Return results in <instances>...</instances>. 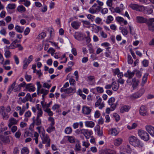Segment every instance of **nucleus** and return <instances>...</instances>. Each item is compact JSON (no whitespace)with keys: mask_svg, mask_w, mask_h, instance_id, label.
Segmentation results:
<instances>
[{"mask_svg":"<svg viewBox=\"0 0 154 154\" xmlns=\"http://www.w3.org/2000/svg\"><path fill=\"white\" fill-rule=\"evenodd\" d=\"M128 140L130 143L134 146L141 148L144 146L143 144L141 143L140 140L134 136H132L129 137Z\"/></svg>","mask_w":154,"mask_h":154,"instance_id":"obj_1","label":"nucleus"},{"mask_svg":"<svg viewBox=\"0 0 154 154\" xmlns=\"http://www.w3.org/2000/svg\"><path fill=\"white\" fill-rule=\"evenodd\" d=\"M40 135L42 140V143L44 144L47 143L45 146L47 147L49 146L50 145L51 140L48 135L45 134V130H43L41 131Z\"/></svg>","mask_w":154,"mask_h":154,"instance_id":"obj_2","label":"nucleus"},{"mask_svg":"<svg viewBox=\"0 0 154 154\" xmlns=\"http://www.w3.org/2000/svg\"><path fill=\"white\" fill-rule=\"evenodd\" d=\"M138 134L141 138L145 141H147L149 139L148 134L145 131L143 130L138 131Z\"/></svg>","mask_w":154,"mask_h":154,"instance_id":"obj_3","label":"nucleus"},{"mask_svg":"<svg viewBox=\"0 0 154 154\" xmlns=\"http://www.w3.org/2000/svg\"><path fill=\"white\" fill-rule=\"evenodd\" d=\"M33 56L32 55H30L28 57V58H25L23 61V69H26L28 67V65L33 60Z\"/></svg>","mask_w":154,"mask_h":154,"instance_id":"obj_4","label":"nucleus"},{"mask_svg":"<svg viewBox=\"0 0 154 154\" xmlns=\"http://www.w3.org/2000/svg\"><path fill=\"white\" fill-rule=\"evenodd\" d=\"M129 6L132 9L137 11H142L144 10L143 6L136 4H131L129 5Z\"/></svg>","mask_w":154,"mask_h":154,"instance_id":"obj_5","label":"nucleus"},{"mask_svg":"<svg viewBox=\"0 0 154 154\" xmlns=\"http://www.w3.org/2000/svg\"><path fill=\"white\" fill-rule=\"evenodd\" d=\"M82 134L87 139H89L91 137V135L93 134L92 131L91 130H89L87 129H82Z\"/></svg>","mask_w":154,"mask_h":154,"instance_id":"obj_6","label":"nucleus"},{"mask_svg":"<svg viewBox=\"0 0 154 154\" xmlns=\"http://www.w3.org/2000/svg\"><path fill=\"white\" fill-rule=\"evenodd\" d=\"M147 25L149 30L154 32V18H150L149 19Z\"/></svg>","mask_w":154,"mask_h":154,"instance_id":"obj_7","label":"nucleus"},{"mask_svg":"<svg viewBox=\"0 0 154 154\" xmlns=\"http://www.w3.org/2000/svg\"><path fill=\"white\" fill-rule=\"evenodd\" d=\"M140 114L143 116H146L148 115V113L146 107L143 105L142 106L139 110Z\"/></svg>","mask_w":154,"mask_h":154,"instance_id":"obj_8","label":"nucleus"},{"mask_svg":"<svg viewBox=\"0 0 154 154\" xmlns=\"http://www.w3.org/2000/svg\"><path fill=\"white\" fill-rule=\"evenodd\" d=\"M102 8L100 6H97L95 9L93 8H90L88 10L89 12L92 14H98L101 10Z\"/></svg>","mask_w":154,"mask_h":154,"instance_id":"obj_9","label":"nucleus"},{"mask_svg":"<svg viewBox=\"0 0 154 154\" xmlns=\"http://www.w3.org/2000/svg\"><path fill=\"white\" fill-rule=\"evenodd\" d=\"M136 20L138 23H146L147 24V23L149 21V20H147L146 18L140 16H137L136 17Z\"/></svg>","mask_w":154,"mask_h":154,"instance_id":"obj_10","label":"nucleus"},{"mask_svg":"<svg viewBox=\"0 0 154 154\" xmlns=\"http://www.w3.org/2000/svg\"><path fill=\"white\" fill-rule=\"evenodd\" d=\"M145 128L150 135L154 137V127L151 125H146L145 126Z\"/></svg>","mask_w":154,"mask_h":154,"instance_id":"obj_11","label":"nucleus"},{"mask_svg":"<svg viewBox=\"0 0 154 154\" xmlns=\"http://www.w3.org/2000/svg\"><path fill=\"white\" fill-rule=\"evenodd\" d=\"M92 109V108L91 107H89L86 106H83L82 108V113L86 115L89 114Z\"/></svg>","mask_w":154,"mask_h":154,"instance_id":"obj_12","label":"nucleus"},{"mask_svg":"<svg viewBox=\"0 0 154 154\" xmlns=\"http://www.w3.org/2000/svg\"><path fill=\"white\" fill-rule=\"evenodd\" d=\"M144 91V89H142L140 90L139 92L133 94L131 98L133 99H135L140 97L143 94Z\"/></svg>","mask_w":154,"mask_h":154,"instance_id":"obj_13","label":"nucleus"},{"mask_svg":"<svg viewBox=\"0 0 154 154\" xmlns=\"http://www.w3.org/2000/svg\"><path fill=\"white\" fill-rule=\"evenodd\" d=\"M41 104L42 106L43 110L49 109V107L52 103V101L49 102L48 103H47L45 101L42 100L41 102Z\"/></svg>","mask_w":154,"mask_h":154,"instance_id":"obj_14","label":"nucleus"},{"mask_svg":"<svg viewBox=\"0 0 154 154\" xmlns=\"http://www.w3.org/2000/svg\"><path fill=\"white\" fill-rule=\"evenodd\" d=\"M99 154H116L115 152L112 150L108 149L105 151L101 149L99 151Z\"/></svg>","mask_w":154,"mask_h":154,"instance_id":"obj_15","label":"nucleus"},{"mask_svg":"<svg viewBox=\"0 0 154 154\" xmlns=\"http://www.w3.org/2000/svg\"><path fill=\"white\" fill-rule=\"evenodd\" d=\"M135 72V70H134L132 72L130 71L129 70H128L127 73H125L124 75L126 77H128L129 79H131L134 75Z\"/></svg>","mask_w":154,"mask_h":154,"instance_id":"obj_16","label":"nucleus"},{"mask_svg":"<svg viewBox=\"0 0 154 154\" xmlns=\"http://www.w3.org/2000/svg\"><path fill=\"white\" fill-rule=\"evenodd\" d=\"M32 120L33 121L32 123L34 125L38 126L42 124L41 120L40 118L36 117V118L35 119V117H34L32 119Z\"/></svg>","mask_w":154,"mask_h":154,"instance_id":"obj_17","label":"nucleus"},{"mask_svg":"<svg viewBox=\"0 0 154 154\" xmlns=\"http://www.w3.org/2000/svg\"><path fill=\"white\" fill-rule=\"evenodd\" d=\"M131 107L130 106L128 105H124L121 107L120 110V112L121 113H123L125 112H128Z\"/></svg>","mask_w":154,"mask_h":154,"instance_id":"obj_18","label":"nucleus"},{"mask_svg":"<svg viewBox=\"0 0 154 154\" xmlns=\"http://www.w3.org/2000/svg\"><path fill=\"white\" fill-rule=\"evenodd\" d=\"M81 25V23L77 21H73L71 23V25L72 27L74 29H77Z\"/></svg>","mask_w":154,"mask_h":154,"instance_id":"obj_19","label":"nucleus"},{"mask_svg":"<svg viewBox=\"0 0 154 154\" xmlns=\"http://www.w3.org/2000/svg\"><path fill=\"white\" fill-rule=\"evenodd\" d=\"M18 121V120H16L14 118H11L9 119V123L8 124V126L10 128L13 125L16 124Z\"/></svg>","mask_w":154,"mask_h":154,"instance_id":"obj_20","label":"nucleus"},{"mask_svg":"<svg viewBox=\"0 0 154 154\" xmlns=\"http://www.w3.org/2000/svg\"><path fill=\"white\" fill-rule=\"evenodd\" d=\"M95 131L97 133V135L100 136L103 135V132L102 129H100V126L97 125L94 128Z\"/></svg>","mask_w":154,"mask_h":154,"instance_id":"obj_21","label":"nucleus"},{"mask_svg":"<svg viewBox=\"0 0 154 154\" xmlns=\"http://www.w3.org/2000/svg\"><path fill=\"white\" fill-rule=\"evenodd\" d=\"M122 141L123 140L122 138H118L114 140V144L115 146H118L122 143Z\"/></svg>","mask_w":154,"mask_h":154,"instance_id":"obj_22","label":"nucleus"},{"mask_svg":"<svg viewBox=\"0 0 154 154\" xmlns=\"http://www.w3.org/2000/svg\"><path fill=\"white\" fill-rule=\"evenodd\" d=\"M112 88L113 90L116 91L119 88V85L118 83H117L115 81L112 82Z\"/></svg>","mask_w":154,"mask_h":154,"instance_id":"obj_23","label":"nucleus"},{"mask_svg":"<svg viewBox=\"0 0 154 154\" xmlns=\"http://www.w3.org/2000/svg\"><path fill=\"white\" fill-rule=\"evenodd\" d=\"M85 123V126L88 127L92 128L94 127L95 125L94 122L91 121H86Z\"/></svg>","mask_w":154,"mask_h":154,"instance_id":"obj_24","label":"nucleus"},{"mask_svg":"<svg viewBox=\"0 0 154 154\" xmlns=\"http://www.w3.org/2000/svg\"><path fill=\"white\" fill-rule=\"evenodd\" d=\"M15 30L19 33H22L23 32L24 28L23 27H21L18 25H16L14 28Z\"/></svg>","mask_w":154,"mask_h":154,"instance_id":"obj_25","label":"nucleus"},{"mask_svg":"<svg viewBox=\"0 0 154 154\" xmlns=\"http://www.w3.org/2000/svg\"><path fill=\"white\" fill-rule=\"evenodd\" d=\"M148 75L149 74L148 73H145L143 75L141 83L142 86H143L144 84L146 82Z\"/></svg>","mask_w":154,"mask_h":154,"instance_id":"obj_26","label":"nucleus"},{"mask_svg":"<svg viewBox=\"0 0 154 154\" xmlns=\"http://www.w3.org/2000/svg\"><path fill=\"white\" fill-rule=\"evenodd\" d=\"M5 56L6 58H9L11 56V52L8 49L5 48Z\"/></svg>","mask_w":154,"mask_h":154,"instance_id":"obj_27","label":"nucleus"},{"mask_svg":"<svg viewBox=\"0 0 154 154\" xmlns=\"http://www.w3.org/2000/svg\"><path fill=\"white\" fill-rule=\"evenodd\" d=\"M29 150L27 147H23L21 150V154H28Z\"/></svg>","mask_w":154,"mask_h":154,"instance_id":"obj_28","label":"nucleus"},{"mask_svg":"<svg viewBox=\"0 0 154 154\" xmlns=\"http://www.w3.org/2000/svg\"><path fill=\"white\" fill-rule=\"evenodd\" d=\"M20 2H24V5L26 7H28L30 6L31 3L28 0H20L19 1Z\"/></svg>","mask_w":154,"mask_h":154,"instance_id":"obj_29","label":"nucleus"},{"mask_svg":"<svg viewBox=\"0 0 154 154\" xmlns=\"http://www.w3.org/2000/svg\"><path fill=\"white\" fill-rule=\"evenodd\" d=\"M111 134L113 136H116L119 134V131L115 128H112L110 131Z\"/></svg>","mask_w":154,"mask_h":154,"instance_id":"obj_30","label":"nucleus"},{"mask_svg":"<svg viewBox=\"0 0 154 154\" xmlns=\"http://www.w3.org/2000/svg\"><path fill=\"white\" fill-rule=\"evenodd\" d=\"M17 10L20 12L23 13L26 11V8L23 5H21L17 7Z\"/></svg>","mask_w":154,"mask_h":154,"instance_id":"obj_31","label":"nucleus"},{"mask_svg":"<svg viewBox=\"0 0 154 154\" xmlns=\"http://www.w3.org/2000/svg\"><path fill=\"white\" fill-rule=\"evenodd\" d=\"M113 20V18L112 16H109L107 17L106 22L107 24H109L111 23Z\"/></svg>","mask_w":154,"mask_h":154,"instance_id":"obj_32","label":"nucleus"},{"mask_svg":"<svg viewBox=\"0 0 154 154\" xmlns=\"http://www.w3.org/2000/svg\"><path fill=\"white\" fill-rule=\"evenodd\" d=\"M76 89L75 88H73L71 87H69L68 88H67L66 93L67 94H69L71 93H74L75 92Z\"/></svg>","mask_w":154,"mask_h":154,"instance_id":"obj_33","label":"nucleus"},{"mask_svg":"<svg viewBox=\"0 0 154 154\" xmlns=\"http://www.w3.org/2000/svg\"><path fill=\"white\" fill-rule=\"evenodd\" d=\"M88 81L90 83V85H92L94 84L93 82V80L94 79V76L90 75L87 77Z\"/></svg>","mask_w":154,"mask_h":154,"instance_id":"obj_34","label":"nucleus"},{"mask_svg":"<svg viewBox=\"0 0 154 154\" xmlns=\"http://www.w3.org/2000/svg\"><path fill=\"white\" fill-rule=\"evenodd\" d=\"M68 140L71 143H73L75 142V139L72 136H67Z\"/></svg>","mask_w":154,"mask_h":154,"instance_id":"obj_35","label":"nucleus"},{"mask_svg":"<svg viewBox=\"0 0 154 154\" xmlns=\"http://www.w3.org/2000/svg\"><path fill=\"white\" fill-rule=\"evenodd\" d=\"M72 131L71 128L68 127L65 129L64 132L66 134H70L72 133Z\"/></svg>","mask_w":154,"mask_h":154,"instance_id":"obj_36","label":"nucleus"},{"mask_svg":"<svg viewBox=\"0 0 154 154\" xmlns=\"http://www.w3.org/2000/svg\"><path fill=\"white\" fill-rule=\"evenodd\" d=\"M39 136L38 134L36 132H35L34 134V137H35L34 139L35 141V143L37 144L38 143V137Z\"/></svg>","mask_w":154,"mask_h":154,"instance_id":"obj_37","label":"nucleus"},{"mask_svg":"<svg viewBox=\"0 0 154 154\" xmlns=\"http://www.w3.org/2000/svg\"><path fill=\"white\" fill-rule=\"evenodd\" d=\"M2 140L4 142L6 143H8L10 142V140L8 136L3 138Z\"/></svg>","mask_w":154,"mask_h":154,"instance_id":"obj_38","label":"nucleus"},{"mask_svg":"<svg viewBox=\"0 0 154 154\" xmlns=\"http://www.w3.org/2000/svg\"><path fill=\"white\" fill-rule=\"evenodd\" d=\"M4 119L7 120L9 117L8 114L5 112L1 114Z\"/></svg>","mask_w":154,"mask_h":154,"instance_id":"obj_39","label":"nucleus"},{"mask_svg":"<svg viewBox=\"0 0 154 154\" xmlns=\"http://www.w3.org/2000/svg\"><path fill=\"white\" fill-rule=\"evenodd\" d=\"M44 110L48 114L49 116H51L53 115V113L51 111L50 109H45Z\"/></svg>","mask_w":154,"mask_h":154,"instance_id":"obj_40","label":"nucleus"},{"mask_svg":"<svg viewBox=\"0 0 154 154\" xmlns=\"http://www.w3.org/2000/svg\"><path fill=\"white\" fill-rule=\"evenodd\" d=\"M55 130V128L54 126H51L49 127L47 129V131L48 133H51V132L54 131Z\"/></svg>","mask_w":154,"mask_h":154,"instance_id":"obj_41","label":"nucleus"},{"mask_svg":"<svg viewBox=\"0 0 154 154\" xmlns=\"http://www.w3.org/2000/svg\"><path fill=\"white\" fill-rule=\"evenodd\" d=\"M115 99L114 97H110L108 100V103L109 105H111L112 104L114 103Z\"/></svg>","mask_w":154,"mask_h":154,"instance_id":"obj_42","label":"nucleus"},{"mask_svg":"<svg viewBox=\"0 0 154 154\" xmlns=\"http://www.w3.org/2000/svg\"><path fill=\"white\" fill-rule=\"evenodd\" d=\"M30 102H32V98L31 96V94L29 93H28L26 95L25 97Z\"/></svg>","mask_w":154,"mask_h":154,"instance_id":"obj_43","label":"nucleus"},{"mask_svg":"<svg viewBox=\"0 0 154 154\" xmlns=\"http://www.w3.org/2000/svg\"><path fill=\"white\" fill-rule=\"evenodd\" d=\"M113 116L115 118V120L117 122L120 119V117L119 115L116 113H114L113 114Z\"/></svg>","mask_w":154,"mask_h":154,"instance_id":"obj_44","label":"nucleus"},{"mask_svg":"<svg viewBox=\"0 0 154 154\" xmlns=\"http://www.w3.org/2000/svg\"><path fill=\"white\" fill-rule=\"evenodd\" d=\"M87 17V18L90 19L92 22H93L94 20L95 16H94L91 14H88Z\"/></svg>","mask_w":154,"mask_h":154,"instance_id":"obj_45","label":"nucleus"},{"mask_svg":"<svg viewBox=\"0 0 154 154\" xmlns=\"http://www.w3.org/2000/svg\"><path fill=\"white\" fill-rule=\"evenodd\" d=\"M142 63L143 66L146 67L148 66L149 61L145 59L142 61Z\"/></svg>","mask_w":154,"mask_h":154,"instance_id":"obj_46","label":"nucleus"},{"mask_svg":"<svg viewBox=\"0 0 154 154\" xmlns=\"http://www.w3.org/2000/svg\"><path fill=\"white\" fill-rule=\"evenodd\" d=\"M88 47L89 48V51L90 53H92L94 50L92 48V46L91 44H90L87 45Z\"/></svg>","mask_w":154,"mask_h":154,"instance_id":"obj_47","label":"nucleus"},{"mask_svg":"<svg viewBox=\"0 0 154 154\" xmlns=\"http://www.w3.org/2000/svg\"><path fill=\"white\" fill-rule=\"evenodd\" d=\"M7 7L10 9H13L15 8L16 5L15 4H8Z\"/></svg>","mask_w":154,"mask_h":154,"instance_id":"obj_48","label":"nucleus"},{"mask_svg":"<svg viewBox=\"0 0 154 154\" xmlns=\"http://www.w3.org/2000/svg\"><path fill=\"white\" fill-rule=\"evenodd\" d=\"M126 152L128 153H131L132 151V149L130 147V146L128 145H127L126 147Z\"/></svg>","mask_w":154,"mask_h":154,"instance_id":"obj_49","label":"nucleus"},{"mask_svg":"<svg viewBox=\"0 0 154 154\" xmlns=\"http://www.w3.org/2000/svg\"><path fill=\"white\" fill-rule=\"evenodd\" d=\"M14 43H13V42L11 43V44L9 46H6L5 47V48H6L7 49H13L15 48H16V46H15L14 45Z\"/></svg>","mask_w":154,"mask_h":154,"instance_id":"obj_50","label":"nucleus"},{"mask_svg":"<svg viewBox=\"0 0 154 154\" xmlns=\"http://www.w3.org/2000/svg\"><path fill=\"white\" fill-rule=\"evenodd\" d=\"M95 21L96 24H99L102 21V19L100 17H98L96 18Z\"/></svg>","mask_w":154,"mask_h":154,"instance_id":"obj_51","label":"nucleus"},{"mask_svg":"<svg viewBox=\"0 0 154 154\" xmlns=\"http://www.w3.org/2000/svg\"><path fill=\"white\" fill-rule=\"evenodd\" d=\"M48 120L51 122V123L50 124V126H53L55 124V122H54V118L53 117H49L48 118Z\"/></svg>","mask_w":154,"mask_h":154,"instance_id":"obj_52","label":"nucleus"},{"mask_svg":"<svg viewBox=\"0 0 154 154\" xmlns=\"http://www.w3.org/2000/svg\"><path fill=\"white\" fill-rule=\"evenodd\" d=\"M128 63L130 64H132L133 63V61L131 56L128 55Z\"/></svg>","mask_w":154,"mask_h":154,"instance_id":"obj_53","label":"nucleus"},{"mask_svg":"<svg viewBox=\"0 0 154 154\" xmlns=\"http://www.w3.org/2000/svg\"><path fill=\"white\" fill-rule=\"evenodd\" d=\"M46 36V33L44 32H42L38 35V38L40 39H42L45 37Z\"/></svg>","mask_w":154,"mask_h":154,"instance_id":"obj_54","label":"nucleus"},{"mask_svg":"<svg viewBox=\"0 0 154 154\" xmlns=\"http://www.w3.org/2000/svg\"><path fill=\"white\" fill-rule=\"evenodd\" d=\"M25 78L26 81L29 82L31 81L32 79V76L31 75L26 74L25 76Z\"/></svg>","mask_w":154,"mask_h":154,"instance_id":"obj_55","label":"nucleus"},{"mask_svg":"<svg viewBox=\"0 0 154 154\" xmlns=\"http://www.w3.org/2000/svg\"><path fill=\"white\" fill-rule=\"evenodd\" d=\"M96 89L97 92L98 93H102L103 92V88L102 87H97L96 88Z\"/></svg>","mask_w":154,"mask_h":154,"instance_id":"obj_56","label":"nucleus"},{"mask_svg":"<svg viewBox=\"0 0 154 154\" xmlns=\"http://www.w3.org/2000/svg\"><path fill=\"white\" fill-rule=\"evenodd\" d=\"M135 73L136 76L138 78L140 77L142 75L141 72L139 70H135Z\"/></svg>","mask_w":154,"mask_h":154,"instance_id":"obj_57","label":"nucleus"},{"mask_svg":"<svg viewBox=\"0 0 154 154\" xmlns=\"http://www.w3.org/2000/svg\"><path fill=\"white\" fill-rule=\"evenodd\" d=\"M140 2L143 4H148L150 2V0H139Z\"/></svg>","mask_w":154,"mask_h":154,"instance_id":"obj_58","label":"nucleus"},{"mask_svg":"<svg viewBox=\"0 0 154 154\" xmlns=\"http://www.w3.org/2000/svg\"><path fill=\"white\" fill-rule=\"evenodd\" d=\"M102 100V99L101 98H99L95 103V106L96 107L99 106L100 105Z\"/></svg>","mask_w":154,"mask_h":154,"instance_id":"obj_59","label":"nucleus"},{"mask_svg":"<svg viewBox=\"0 0 154 154\" xmlns=\"http://www.w3.org/2000/svg\"><path fill=\"white\" fill-rule=\"evenodd\" d=\"M81 149V146L79 143H77L75 145V150L76 151H79Z\"/></svg>","mask_w":154,"mask_h":154,"instance_id":"obj_60","label":"nucleus"},{"mask_svg":"<svg viewBox=\"0 0 154 154\" xmlns=\"http://www.w3.org/2000/svg\"><path fill=\"white\" fill-rule=\"evenodd\" d=\"M55 51L53 48H50L48 50L47 52L50 53H51L52 55H53V54L54 53Z\"/></svg>","mask_w":154,"mask_h":154,"instance_id":"obj_61","label":"nucleus"},{"mask_svg":"<svg viewBox=\"0 0 154 154\" xmlns=\"http://www.w3.org/2000/svg\"><path fill=\"white\" fill-rule=\"evenodd\" d=\"M60 107V105L58 104H56L54 105L52 107V109L54 110L58 109Z\"/></svg>","mask_w":154,"mask_h":154,"instance_id":"obj_62","label":"nucleus"},{"mask_svg":"<svg viewBox=\"0 0 154 154\" xmlns=\"http://www.w3.org/2000/svg\"><path fill=\"white\" fill-rule=\"evenodd\" d=\"M43 113V112L42 109L39 110H38L37 116L36 117L40 118V117L42 116Z\"/></svg>","mask_w":154,"mask_h":154,"instance_id":"obj_63","label":"nucleus"},{"mask_svg":"<svg viewBox=\"0 0 154 154\" xmlns=\"http://www.w3.org/2000/svg\"><path fill=\"white\" fill-rule=\"evenodd\" d=\"M19 152L18 147H16L14 149L13 154H19Z\"/></svg>","mask_w":154,"mask_h":154,"instance_id":"obj_64","label":"nucleus"}]
</instances>
